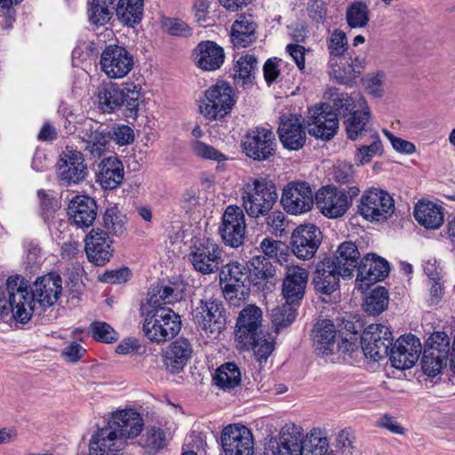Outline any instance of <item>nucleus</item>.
Returning a JSON list of instances; mask_svg holds the SVG:
<instances>
[{
  "mask_svg": "<svg viewBox=\"0 0 455 455\" xmlns=\"http://www.w3.org/2000/svg\"><path fill=\"white\" fill-rule=\"evenodd\" d=\"M143 426L140 414L134 410L113 413L108 425L99 428L92 435L89 444V454L117 455L124 447V440L138 436Z\"/></svg>",
  "mask_w": 455,
  "mask_h": 455,
  "instance_id": "f257e3e1",
  "label": "nucleus"
},
{
  "mask_svg": "<svg viewBox=\"0 0 455 455\" xmlns=\"http://www.w3.org/2000/svg\"><path fill=\"white\" fill-rule=\"evenodd\" d=\"M330 102L308 108L307 127L315 139L330 140L339 129V117L347 119L357 109L355 100L347 92L331 95Z\"/></svg>",
  "mask_w": 455,
  "mask_h": 455,
  "instance_id": "f03ea898",
  "label": "nucleus"
},
{
  "mask_svg": "<svg viewBox=\"0 0 455 455\" xmlns=\"http://www.w3.org/2000/svg\"><path fill=\"white\" fill-rule=\"evenodd\" d=\"M140 90V86L132 83L103 85L98 88V107L103 113L122 111L126 117L135 118L142 101Z\"/></svg>",
  "mask_w": 455,
  "mask_h": 455,
  "instance_id": "7ed1b4c3",
  "label": "nucleus"
},
{
  "mask_svg": "<svg viewBox=\"0 0 455 455\" xmlns=\"http://www.w3.org/2000/svg\"><path fill=\"white\" fill-rule=\"evenodd\" d=\"M293 433H282L280 443H277L274 455H325L327 452V440L320 436V431L313 429L304 439L297 435L300 433L292 426Z\"/></svg>",
  "mask_w": 455,
  "mask_h": 455,
  "instance_id": "20e7f679",
  "label": "nucleus"
},
{
  "mask_svg": "<svg viewBox=\"0 0 455 455\" xmlns=\"http://www.w3.org/2000/svg\"><path fill=\"white\" fill-rule=\"evenodd\" d=\"M359 192L360 189L356 186H348L346 188L323 187L315 193V205L323 216L338 219L345 215Z\"/></svg>",
  "mask_w": 455,
  "mask_h": 455,
  "instance_id": "39448f33",
  "label": "nucleus"
},
{
  "mask_svg": "<svg viewBox=\"0 0 455 455\" xmlns=\"http://www.w3.org/2000/svg\"><path fill=\"white\" fill-rule=\"evenodd\" d=\"M358 213L371 224L382 225L395 212V200L385 190L371 188L364 191L357 205Z\"/></svg>",
  "mask_w": 455,
  "mask_h": 455,
  "instance_id": "423d86ee",
  "label": "nucleus"
},
{
  "mask_svg": "<svg viewBox=\"0 0 455 455\" xmlns=\"http://www.w3.org/2000/svg\"><path fill=\"white\" fill-rule=\"evenodd\" d=\"M243 207L249 216L257 218L265 215L276 202L275 184L266 178L255 179L252 185L248 184L242 195Z\"/></svg>",
  "mask_w": 455,
  "mask_h": 455,
  "instance_id": "0eeeda50",
  "label": "nucleus"
},
{
  "mask_svg": "<svg viewBox=\"0 0 455 455\" xmlns=\"http://www.w3.org/2000/svg\"><path fill=\"white\" fill-rule=\"evenodd\" d=\"M451 362V339L443 331H435L426 340L421 358L425 374L435 377Z\"/></svg>",
  "mask_w": 455,
  "mask_h": 455,
  "instance_id": "6e6552de",
  "label": "nucleus"
},
{
  "mask_svg": "<svg viewBox=\"0 0 455 455\" xmlns=\"http://www.w3.org/2000/svg\"><path fill=\"white\" fill-rule=\"evenodd\" d=\"M234 90L226 82H219L205 92V99L199 105L200 113L208 120H221L235 105Z\"/></svg>",
  "mask_w": 455,
  "mask_h": 455,
  "instance_id": "1a4fd4ad",
  "label": "nucleus"
},
{
  "mask_svg": "<svg viewBox=\"0 0 455 455\" xmlns=\"http://www.w3.org/2000/svg\"><path fill=\"white\" fill-rule=\"evenodd\" d=\"M189 249L188 259L197 272L209 275L220 269L222 251L213 240L194 236Z\"/></svg>",
  "mask_w": 455,
  "mask_h": 455,
  "instance_id": "9d476101",
  "label": "nucleus"
},
{
  "mask_svg": "<svg viewBox=\"0 0 455 455\" xmlns=\"http://www.w3.org/2000/svg\"><path fill=\"white\" fill-rule=\"evenodd\" d=\"M19 276H10L6 280V291L9 296L8 306L6 303L0 306V317H4L12 313L17 323H28L33 313V307L29 306L30 291L23 287Z\"/></svg>",
  "mask_w": 455,
  "mask_h": 455,
  "instance_id": "9b49d317",
  "label": "nucleus"
},
{
  "mask_svg": "<svg viewBox=\"0 0 455 455\" xmlns=\"http://www.w3.org/2000/svg\"><path fill=\"white\" fill-rule=\"evenodd\" d=\"M242 148L245 156L254 161L269 160L276 152L275 135L265 127L249 129L242 140Z\"/></svg>",
  "mask_w": 455,
  "mask_h": 455,
  "instance_id": "f8f14e48",
  "label": "nucleus"
},
{
  "mask_svg": "<svg viewBox=\"0 0 455 455\" xmlns=\"http://www.w3.org/2000/svg\"><path fill=\"white\" fill-rule=\"evenodd\" d=\"M394 338L391 330L381 324H370L361 337V347L367 358L379 362L388 356Z\"/></svg>",
  "mask_w": 455,
  "mask_h": 455,
  "instance_id": "ddd939ff",
  "label": "nucleus"
},
{
  "mask_svg": "<svg viewBox=\"0 0 455 455\" xmlns=\"http://www.w3.org/2000/svg\"><path fill=\"white\" fill-rule=\"evenodd\" d=\"M193 317L202 330L211 334L220 333L228 323L225 304L218 299L201 300L194 311Z\"/></svg>",
  "mask_w": 455,
  "mask_h": 455,
  "instance_id": "4468645a",
  "label": "nucleus"
},
{
  "mask_svg": "<svg viewBox=\"0 0 455 455\" xmlns=\"http://www.w3.org/2000/svg\"><path fill=\"white\" fill-rule=\"evenodd\" d=\"M315 200L311 186L306 181H291L283 188L281 204L291 215H300L313 209Z\"/></svg>",
  "mask_w": 455,
  "mask_h": 455,
  "instance_id": "2eb2a0df",
  "label": "nucleus"
},
{
  "mask_svg": "<svg viewBox=\"0 0 455 455\" xmlns=\"http://www.w3.org/2000/svg\"><path fill=\"white\" fill-rule=\"evenodd\" d=\"M220 283L226 299L230 302L234 299L240 300L239 290L244 288L249 290L251 286L250 269L245 263L239 261H231L223 265L220 269Z\"/></svg>",
  "mask_w": 455,
  "mask_h": 455,
  "instance_id": "dca6fc26",
  "label": "nucleus"
},
{
  "mask_svg": "<svg viewBox=\"0 0 455 455\" xmlns=\"http://www.w3.org/2000/svg\"><path fill=\"white\" fill-rule=\"evenodd\" d=\"M220 443L225 455H253L252 433L243 425L230 424L221 432Z\"/></svg>",
  "mask_w": 455,
  "mask_h": 455,
  "instance_id": "f3484780",
  "label": "nucleus"
},
{
  "mask_svg": "<svg viewBox=\"0 0 455 455\" xmlns=\"http://www.w3.org/2000/svg\"><path fill=\"white\" fill-rule=\"evenodd\" d=\"M390 272L389 263L375 253H367L359 263L356 275L358 290H368L371 285L384 280Z\"/></svg>",
  "mask_w": 455,
  "mask_h": 455,
  "instance_id": "a211bd4d",
  "label": "nucleus"
},
{
  "mask_svg": "<svg viewBox=\"0 0 455 455\" xmlns=\"http://www.w3.org/2000/svg\"><path fill=\"white\" fill-rule=\"evenodd\" d=\"M102 71L110 78L124 77L133 67V57L123 46L107 45L100 55Z\"/></svg>",
  "mask_w": 455,
  "mask_h": 455,
  "instance_id": "6ab92c4d",
  "label": "nucleus"
},
{
  "mask_svg": "<svg viewBox=\"0 0 455 455\" xmlns=\"http://www.w3.org/2000/svg\"><path fill=\"white\" fill-rule=\"evenodd\" d=\"M421 352L419 339L413 334L402 335L390 347L388 356L391 365L399 370L410 369L418 361Z\"/></svg>",
  "mask_w": 455,
  "mask_h": 455,
  "instance_id": "aec40b11",
  "label": "nucleus"
},
{
  "mask_svg": "<svg viewBox=\"0 0 455 455\" xmlns=\"http://www.w3.org/2000/svg\"><path fill=\"white\" fill-rule=\"evenodd\" d=\"M262 311L255 305H248L239 313L235 325V340L250 347L258 334H262Z\"/></svg>",
  "mask_w": 455,
  "mask_h": 455,
  "instance_id": "412c9836",
  "label": "nucleus"
},
{
  "mask_svg": "<svg viewBox=\"0 0 455 455\" xmlns=\"http://www.w3.org/2000/svg\"><path fill=\"white\" fill-rule=\"evenodd\" d=\"M62 280L57 274L51 273L38 277L30 290L29 306L35 310L36 303L43 308L56 303L62 291Z\"/></svg>",
  "mask_w": 455,
  "mask_h": 455,
  "instance_id": "4be33fe9",
  "label": "nucleus"
},
{
  "mask_svg": "<svg viewBox=\"0 0 455 455\" xmlns=\"http://www.w3.org/2000/svg\"><path fill=\"white\" fill-rule=\"evenodd\" d=\"M277 133L283 147L288 150L297 151L306 144V126L302 124L300 116L296 115L282 116Z\"/></svg>",
  "mask_w": 455,
  "mask_h": 455,
  "instance_id": "5701e85b",
  "label": "nucleus"
},
{
  "mask_svg": "<svg viewBox=\"0 0 455 455\" xmlns=\"http://www.w3.org/2000/svg\"><path fill=\"white\" fill-rule=\"evenodd\" d=\"M308 281V272L299 266L287 267L282 284V294L285 302L300 305Z\"/></svg>",
  "mask_w": 455,
  "mask_h": 455,
  "instance_id": "b1692460",
  "label": "nucleus"
},
{
  "mask_svg": "<svg viewBox=\"0 0 455 455\" xmlns=\"http://www.w3.org/2000/svg\"><path fill=\"white\" fill-rule=\"evenodd\" d=\"M112 241L105 229H91L84 238V251L89 261L104 266L112 256Z\"/></svg>",
  "mask_w": 455,
  "mask_h": 455,
  "instance_id": "393cba45",
  "label": "nucleus"
},
{
  "mask_svg": "<svg viewBox=\"0 0 455 455\" xmlns=\"http://www.w3.org/2000/svg\"><path fill=\"white\" fill-rule=\"evenodd\" d=\"M333 261L335 269L343 279H350L354 276V272L358 268L361 254L356 244L351 241L341 243L336 251L330 256H325Z\"/></svg>",
  "mask_w": 455,
  "mask_h": 455,
  "instance_id": "a878e982",
  "label": "nucleus"
},
{
  "mask_svg": "<svg viewBox=\"0 0 455 455\" xmlns=\"http://www.w3.org/2000/svg\"><path fill=\"white\" fill-rule=\"evenodd\" d=\"M59 176L66 185L78 184L87 176L84 155L76 150L63 153L59 161Z\"/></svg>",
  "mask_w": 455,
  "mask_h": 455,
  "instance_id": "bb28decb",
  "label": "nucleus"
},
{
  "mask_svg": "<svg viewBox=\"0 0 455 455\" xmlns=\"http://www.w3.org/2000/svg\"><path fill=\"white\" fill-rule=\"evenodd\" d=\"M333 265V261L324 258L316 263L312 280L316 292L331 295L339 289L342 275Z\"/></svg>",
  "mask_w": 455,
  "mask_h": 455,
  "instance_id": "cd10ccee",
  "label": "nucleus"
},
{
  "mask_svg": "<svg viewBox=\"0 0 455 455\" xmlns=\"http://www.w3.org/2000/svg\"><path fill=\"white\" fill-rule=\"evenodd\" d=\"M323 240L321 229H293L291 247L294 255L301 259L313 258Z\"/></svg>",
  "mask_w": 455,
  "mask_h": 455,
  "instance_id": "c85d7f7f",
  "label": "nucleus"
},
{
  "mask_svg": "<svg viewBox=\"0 0 455 455\" xmlns=\"http://www.w3.org/2000/svg\"><path fill=\"white\" fill-rule=\"evenodd\" d=\"M196 65L205 71L219 69L225 60L224 50L213 41H202L193 51Z\"/></svg>",
  "mask_w": 455,
  "mask_h": 455,
  "instance_id": "c756f323",
  "label": "nucleus"
},
{
  "mask_svg": "<svg viewBox=\"0 0 455 455\" xmlns=\"http://www.w3.org/2000/svg\"><path fill=\"white\" fill-rule=\"evenodd\" d=\"M193 353L190 341L179 338L172 341L164 353V363L171 373H179L189 362Z\"/></svg>",
  "mask_w": 455,
  "mask_h": 455,
  "instance_id": "7c9ffc66",
  "label": "nucleus"
},
{
  "mask_svg": "<svg viewBox=\"0 0 455 455\" xmlns=\"http://www.w3.org/2000/svg\"><path fill=\"white\" fill-rule=\"evenodd\" d=\"M83 140L86 143L85 149L93 156H100L108 149L110 141L109 127L89 120L84 124Z\"/></svg>",
  "mask_w": 455,
  "mask_h": 455,
  "instance_id": "2f4dec72",
  "label": "nucleus"
},
{
  "mask_svg": "<svg viewBox=\"0 0 455 455\" xmlns=\"http://www.w3.org/2000/svg\"><path fill=\"white\" fill-rule=\"evenodd\" d=\"M359 108L344 120V125L347 138L351 140L363 139L372 133L374 129L370 124L371 111L364 99H359Z\"/></svg>",
  "mask_w": 455,
  "mask_h": 455,
  "instance_id": "473e14b6",
  "label": "nucleus"
},
{
  "mask_svg": "<svg viewBox=\"0 0 455 455\" xmlns=\"http://www.w3.org/2000/svg\"><path fill=\"white\" fill-rule=\"evenodd\" d=\"M413 217L423 228H441L444 222L445 209L433 201L420 199L414 204Z\"/></svg>",
  "mask_w": 455,
  "mask_h": 455,
  "instance_id": "72a5a7b5",
  "label": "nucleus"
},
{
  "mask_svg": "<svg viewBox=\"0 0 455 455\" xmlns=\"http://www.w3.org/2000/svg\"><path fill=\"white\" fill-rule=\"evenodd\" d=\"M67 213L77 227L90 228L96 219L97 205L89 196H76L69 203Z\"/></svg>",
  "mask_w": 455,
  "mask_h": 455,
  "instance_id": "f704fd0d",
  "label": "nucleus"
},
{
  "mask_svg": "<svg viewBox=\"0 0 455 455\" xmlns=\"http://www.w3.org/2000/svg\"><path fill=\"white\" fill-rule=\"evenodd\" d=\"M258 24L251 15L242 14L234 21L230 39L235 49L246 48L257 39Z\"/></svg>",
  "mask_w": 455,
  "mask_h": 455,
  "instance_id": "c9c22d12",
  "label": "nucleus"
},
{
  "mask_svg": "<svg viewBox=\"0 0 455 455\" xmlns=\"http://www.w3.org/2000/svg\"><path fill=\"white\" fill-rule=\"evenodd\" d=\"M97 173V181L104 189H114L124 180V166L116 157H108L101 161Z\"/></svg>",
  "mask_w": 455,
  "mask_h": 455,
  "instance_id": "e433bc0d",
  "label": "nucleus"
},
{
  "mask_svg": "<svg viewBox=\"0 0 455 455\" xmlns=\"http://www.w3.org/2000/svg\"><path fill=\"white\" fill-rule=\"evenodd\" d=\"M336 328L331 320L316 323L313 330V344L315 351L323 355L333 353L335 347Z\"/></svg>",
  "mask_w": 455,
  "mask_h": 455,
  "instance_id": "4c0bfd02",
  "label": "nucleus"
},
{
  "mask_svg": "<svg viewBox=\"0 0 455 455\" xmlns=\"http://www.w3.org/2000/svg\"><path fill=\"white\" fill-rule=\"evenodd\" d=\"M144 0H119L116 7L118 20L133 28L141 21Z\"/></svg>",
  "mask_w": 455,
  "mask_h": 455,
  "instance_id": "58836bf2",
  "label": "nucleus"
},
{
  "mask_svg": "<svg viewBox=\"0 0 455 455\" xmlns=\"http://www.w3.org/2000/svg\"><path fill=\"white\" fill-rule=\"evenodd\" d=\"M245 265L250 269V282L253 285L260 284L261 282L268 280L275 274V267L264 255L253 256Z\"/></svg>",
  "mask_w": 455,
  "mask_h": 455,
  "instance_id": "ea45409f",
  "label": "nucleus"
},
{
  "mask_svg": "<svg viewBox=\"0 0 455 455\" xmlns=\"http://www.w3.org/2000/svg\"><path fill=\"white\" fill-rule=\"evenodd\" d=\"M213 382L224 391H230L240 386L241 372L238 366L233 362L225 363L216 370Z\"/></svg>",
  "mask_w": 455,
  "mask_h": 455,
  "instance_id": "a19ab883",
  "label": "nucleus"
},
{
  "mask_svg": "<svg viewBox=\"0 0 455 455\" xmlns=\"http://www.w3.org/2000/svg\"><path fill=\"white\" fill-rule=\"evenodd\" d=\"M116 0H92L88 9V18L92 25L104 26L113 17Z\"/></svg>",
  "mask_w": 455,
  "mask_h": 455,
  "instance_id": "79ce46f5",
  "label": "nucleus"
},
{
  "mask_svg": "<svg viewBox=\"0 0 455 455\" xmlns=\"http://www.w3.org/2000/svg\"><path fill=\"white\" fill-rule=\"evenodd\" d=\"M156 321L161 323L162 329H166V340L174 338L181 329L180 316L170 307H152Z\"/></svg>",
  "mask_w": 455,
  "mask_h": 455,
  "instance_id": "37998d69",
  "label": "nucleus"
},
{
  "mask_svg": "<svg viewBox=\"0 0 455 455\" xmlns=\"http://www.w3.org/2000/svg\"><path fill=\"white\" fill-rule=\"evenodd\" d=\"M148 305L151 307H163L162 304H173L180 299L178 289L156 284L148 291Z\"/></svg>",
  "mask_w": 455,
  "mask_h": 455,
  "instance_id": "c03bdc74",
  "label": "nucleus"
},
{
  "mask_svg": "<svg viewBox=\"0 0 455 455\" xmlns=\"http://www.w3.org/2000/svg\"><path fill=\"white\" fill-rule=\"evenodd\" d=\"M257 59L253 55H245L239 58L233 68V78L243 85L252 84L253 72L256 68Z\"/></svg>",
  "mask_w": 455,
  "mask_h": 455,
  "instance_id": "a18cd8bd",
  "label": "nucleus"
},
{
  "mask_svg": "<svg viewBox=\"0 0 455 455\" xmlns=\"http://www.w3.org/2000/svg\"><path fill=\"white\" fill-rule=\"evenodd\" d=\"M388 300L387 290L383 286H377L365 298L363 308L369 315H377L387 309Z\"/></svg>",
  "mask_w": 455,
  "mask_h": 455,
  "instance_id": "49530a36",
  "label": "nucleus"
},
{
  "mask_svg": "<svg viewBox=\"0 0 455 455\" xmlns=\"http://www.w3.org/2000/svg\"><path fill=\"white\" fill-rule=\"evenodd\" d=\"M330 65L331 67L330 76L340 84L351 85L361 74V70L353 67V64H348V61L341 67L334 58H331Z\"/></svg>",
  "mask_w": 455,
  "mask_h": 455,
  "instance_id": "de8ad7c7",
  "label": "nucleus"
},
{
  "mask_svg": "<svg viewBox=\"0 0 455 455\" xmlns=\"http://www.w3.org/2000/svg\"><path fill=\"white\" fill-rule=\"evenodd\" d=\"M347 25L352 28H363L369 22V8L363 2L351 4L346 12Z\"/></svg>",
  "mask_w": 455,
  "mask_h": 455,
  "instance_id": "09e8293b",
  "label": "nucleus"
},
{
  "mask_svg": "<svg viewBox=\"0 0 455 455\" xmlns=\"http://www.w3.org/2000/svg\"><path fill=\"white\" fill-rule=\"evenodd\" d=\"M372 141L369 145H363L357 148L355 161L358 165L369 163L376 155L383 153L382 142L376 132L369 135Z\"/></svg>",
  "mask_w": 455,
  "mask_h": 455,
  "instance_id": "8fccbe9b",
  "label": "nucleus"
},
{
  "mask_svg": "<svg viewBox=\"0 0 455 455\" xmlns=\"http://www.w3.org/2000/svg\"><path fill=\"white\" fill-rule=\"evenodd\" d=\"M145 336L152 342L157 344L166 341V329H162L161 323L156 321L153 308L148 313L142 327Z\"/></svg>",
  "mask_w": 455,
  "mask_h": 455,
  "instance_id": "3c124183",
  "label": "nucleus"
},
{
  "mask_svg": "<svg viewBox=\"0 0 455 455\" xmlns=\"http://www.w3.org/2000/svg\"><path fill=\"white\" fill-rule=\"evenodd\" d=\"M267 339L263 333L258 334L254 342L250 347H244L243 343H238L237 347L241 350H253L257 360L259 363L266 362L274 350V342Z\"/></svg>",
  "mask_w": 455,
  "mask_h": 455,
  "instance_id": "603ef678",
  "label": "nucleus"
},
{
  "mask_svg": "<svg viewBox=\"0 0 455 455\" xmlns=\"http://www.w3.org/2000/svg\"><path fill=\"white\" fill-rule=\"evenodd\" d=\"M40 199L41 215L44 223L48 226L55 225V213L59 209V202L46 191L40 189L37 192Z\"/></svg>",
  "mask_w": 455,
  "mask_h": 455,
  "instance_id": "864d4df0",
  "label": "nucleus"
},
{
  "mask_svg": "<svg viewBox=\"0 0 455 455\" xmlns=\"http://www.w3.org/2000/svg\"><path fill=\"white\" fill-rule=\"evenodd\" d=\"M89 332L95 340L103 343H113L118 339L117 332L106 322H92Z\"/></svg>",
  "mask_w": 455,
  "mask_h": 455,
  "instance_id": "5fc2aeb1",
  "label": "nucleus"
},
{
  "mask_svg": "<svg viewBox=\"0 0 455 455\" xmlns=\"http://www.w3.org/2000/svg\"><path fill=\"white\" fill-rule=\"evenodd\" d=\"M298 305L289 304L285 302L282 307H278L273 310L272 321L276 328L287 327L297 316Z\"/></svg>",
  "mask_w": 455,
  "mask_h": 455,
  "instance_id": "6e6d98bb",
  "label": "nucleus"
},
{
  "mask_svg": "<svg viewBox=\"0 0 455 455\" xmlns=\"http://www.w3.org/2000/svg\"><path fill=\"white\" fill-rule=\"evenodd\" d=\"M110 140L118 146H127L134 141V131L129 125L115 124L109 127Z\"/></svg>",
  "mask_w": 455,
  "mask_h": 455,
  "instance_id": "4d7b16f0",
  "label": "nucleus"
},
{
  "mask_svg": "<svg viewBox=\"0 0 455 455\" xmlns=\"http://www.w3.org/2000/svg\"><path fill=\"white\" fill-rule=\"evenodd\" d=\"M222 221L224 228H246L243 212L235 205L227 207L222 216Z\"/></svg>",
  "mask_w": 455,
  "mask_h": 455,
  "instance_id": "13d9d810",
  "label": "nucleus"
},
{
  "mask_svg": "<svg viewBox=\"0 0 455 455\" xmlns=\"http://www.w3.org/2000/svg\"><path fill=\"white\" fill-rule=\"evenodd\" d=\"M329 49L330 54L331 58H334V60L341 57L347 50V39L346 33L339 29H335L329 40Z\"/></svg>",
  "mask_w": 455,
  "mask_h": 455,
  "instance_id": "bf43d9fd",
  "label": "nucleus"
},
{
  "mask_svg": "<svg viewBox=\"0 0 455 455\" xmlns=\"http://www.w3.org/2000/svg\"><path fill=\"white\" fill-rule=\"evenodd\" d=\"M144 442L150 451L157 452L166 445L165 432L159 427H152L147 431Z\"/></svg>",
  "mask_w": 455,
  "mask_h": 455,
  "instance_id": "052dcab7",
  "label": "nucleus"
},
{
  "mask_svg": "<svg viewBox=\"0 0 455 455\" xmlns=\"http://www.w3.org/2000/svg\"><path fill=\"white\" fill-rule=\"evenodd\" d=\"M192 150L197 156L204 159L215 160L221 162L227 157L219 152L212 146L207 145L200 140H194L192 143Z\"/></svg>",
  "mask_w": 455,
  "mask_h": 455,
  "instance_id": "680f3d73",
  "label": "nucleus"
},
{
  "mask_svg": "<svg viewBox=\"0 0 455 455\" xmlns=\"http://www.w3.org/2000/svg\"><path fill=\"white\" fill-rule=\"evenodd\" d=\"M260 247L264 252V256L275 259L288 250V246L283 242L274 240L269 237L262 240Z\"/></svg>",
  "mask_w": 455,
  "mask_h": 455,
  "instance_id": "e2e57ef3",
  "label": "nucleus"
},
{
  "mask_svg": "<svg viewBox=\"0 0 455 455\" xmlns=\"http://www.w3.org/2000/svg\"><path fill=\"white\" fill-rule=\"evenodd\" d=\"M224 243L231 248H238L245 240V229H219Z\"/></svg>",
  "mask_w": 455,
  "mask_h": 455,
  "instance_id": "0e129e2a",
  "label": "nucleus"
},
{
  "mask_svg": "<svg viewBox=\"0 0 455 455\" xmlns=\"http://www.w3.org/2000/svg\"><path fill=\"white\" fill-rule=\"evenodd\" d=\"M131 276V271L128 267H121L115 270L106 271L100 278L101 282L108 283H126Z\"/></svg>",
  "mask_w": 455,
  "mask_h": 455,
  "instance_id": "69168bd1",
  "label": "nucleus"
},
{
  "mask_svg": "<svg viewBox=\"0 0 455 455\" xmlns=\"http://www.w3.org/2000/svg\"><path fill=\"white\" fill-rule=\"evenodd\" d=\"M334 180L339 184H347V187L354 182V167L351 164H340L334 169Z\"/></svg>",
  "mask_w": 455,
  "mask_h": 455,
  "instance_id": "338daca9",
  "label": "nucleus"
},
{
  "mask_svg": "<svg viewBox=\"0 0 455 455\" xmlns=\"http://www.w3.org/2000/svg\"><path fill=\"white\" fill-rule=\"evenodd\" d=\"M307 12L314 21L316 23L323 22L326 15V4L323 0H310Z\"/></svg>",
  "mask_w": 455,
  "mask_h": 455,
  "instance_id": "774afa93",
  "label": "nucleus"
}]
</instances>
